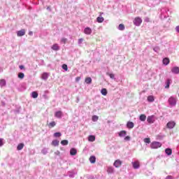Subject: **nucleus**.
I'll return each mask as SVG.
<instances>
[{
    "mask_svg": "<svg viewBox=\"0 0 179 179\" xmlns=\"http://www.w3.org/2000/svg\"><path fill=\"white\" fill-rule=\"evenodd\" d=\"M106 75L110 78V79L115 80V75L114 73H106Z\"/></svg>",
    "mask_w": 179,
    "mask_h": 179,
    "instance_id": "obj_34",
    "label": "nucleus"
},
{
    "mask_svg": "<svg viewBox=\"0 0 179 179\" xmlns=\"http://www.w3.org/2000/svg\"><path fill=\"white\" fill-rule=\"evenodd\" d=\"M85 39H83V38H80L78 39V45H80V44H82V43H83Z\"/></svg>",
    "mask_w": 179,
    "mask_h": 179,
    "instance_id": "obj_45",
    "label": "nucleus"
},
{
    "mask_svg": "<svg viewBox=\"0 0 179 179\" xmlns=\"http://www.w3.org/2000/svg\"><path fill=\"white\" fill-rule=\"evenodd\" d=\"M148 101L149 103H153L155 101V96L153 95H150L148 96Z\"/></svg>",
    "mask_w": 179,
    "mask_h": 179,
    "instance_id": "obj_21",
    "label": "nucleus"
},
{
    "mask_svg": "<svg viewBox=\"0 0 179 179\" xmlns=\"http://www.w3.org/2000/svg\"><path fill=\"white\" fill-rule=\"evenodd\" d=\"M55 125H57V122L53 121V122H51L49 123L48 127H49V128H54V127H55Z\"/></svg>",
    "mask_w": 179,
    "mask_h": 179,
    "instance_id": "obj_33",
    "label": "nucleus"
},
{
    "mask_svg": "<svg viewBox=\"0 0 179 179\" xmlns=\"http://www.w3.org/2000/svg\"><path fill=\"white\" fill-rule=\"evenodd\" d=\"M53 136H55V138H59L62 136V134H61V132H56L54 134Z\"/></svg>",
    "mask_w": 179,
    "mask_h": 179,
    "instance_id": "obj_35",
    "label": "nucleus"
},
{
    "mask_svg": "<svg viewBox=\"0 0 179 179\" xmlns=\"http://www.w3.org/2000/svg\"><path fill=\"white\" fill-rule=\"evenodd\" d=\"M62 111L61 110L57 111L55 113V117H56V118H62Z\"/></svg>",
    "mask_w": 179,
    "mask_h": 179,
    "instance_id": "obj_13",
    "label": "nucleus"
},
{
    "mask_svg": "<svg viewBox=\"0 0 179 179\" xmlns=\"http://www.w3.org/2000/svg\"><path fill=\"white\" fill-rule=\"evenodd\" d=\"M29 36H33V31H29Z\"/></svg>",
    "mask_w": 179,
    "mask_h": 179,
    "instance_id": "obj_56",
    "label": "nucleus"
},
{
    "mask_svg": "<svg viewBox=\"0 0 179 179\" xmlns=\"http://www.w3.org/2000/svg\"><path fill=\"white\" fill-rule=\"evenodd\" d=\"M69 142L68 141V140H62L61 141V143L63 146H66V145H68Z\"/></svg>",
    "mask_w": 179,
    "mask_h": 179,
    "instance_id": "obj_37",
    "label": "nucleus"
},
{
    "mask_svg": "<svg viewBox=\"0 0 179 179\" xmlns=\"http://www.w3.org/2000/svg\"><path fill=\"white\" fill-rule=\"evenodd\" d=\"M165 179H174V177H173L172 176H168L165 178Z\"/></svg>",
    "mask_w": 179,
    "mask_h": 179,
    "instance_id": "obj_50",
    "label": "nucleus"
},
{
    "mask_svg": "<svg viewBox=\"0 0 179 179\" xmlns=\"http://www.w3.org/2000/svg\"><path fill=\"white\" fill-rule=\"evenodd\" d=\"M169 104L174 107L177 104V99L174 96H171L168 100Z\"/></svg>",
    "mask_w": 179,
    "mask_h": 179,
    "instance_id": "obj_3",
    "label": "nucleus"
},
{
    "mask_svg": "<svg viewBox=\"0 0 179 179\" xmlns=\"http://www.w3.org/2000/svg\"><path fill=\"white\" fill-rule=\"evenodd\" d=\"M169 87H170V79L166 80L165 89H169Z\"/></svg>",
    "mask_w": 179,
    "mask_h": 179,
    "instance_id": "obj_38",
    "label": "nucleus"
},
{
    "mask_svg": "<svg viewBox=\"0 0 179 179\" xmlns=\"http://www.w3.org/2000/svg\"><path fill=\"white\" fill-rule=\"evenodd\" d=\"M61 42L63 43L64 44H65V43H66V38H62L61 40Z\"/></svg>",
    "mask_w": 179,
    "mask_h": 179,
    "instance_id": "obj_49",
    "label": "nucleus"
},
{
    "mask_svg": "<svg viewBox=\"0 0 179 179\" xmlns=\"http://www.w3.org/2000/svg\"><path fill=\"white\" fill-rule=\"evenodd\" d=\"M46 9H47V10L51 11V8L50 6H48Z\"/></svg>",
    "mask_w": 179,
    "mask_h": 179,
    "instance_id": "obj_55",
    "label": "nucleus"
},
{
    "mask_svg": "<svg viewBox=\"0 0 179 179\" xmlns=\"http://www.w3.org/2000/svg\"><path fill=\"white\" fill-rule=\"evenodd\" d=\"M31 97H32V99H37V97H38V93L36 91L32 92Z\"/></svg>",
    "mask_w": 179,
    "mask_h": 179,
    "instance_id": "obj_28",
    "label": "nucleus"
},
{
    "mask_svg": "<svg viewBox=\"0 0 179 179\" xmlns=\"http://www.w3.org/2000/svg\"><path fill=\"white\" fill-rule=\"evenodd\" d=\"M24 148V144L23 143H20L17 146V150H22Z\"/></svg>",
    "mask_w": 179,
    "mask_h": 179,
    "instance_id": "obj_27",
    "label": "nucleus"
},
{
    "mask_svg": "<svg viewBox=\"0 0 179 179\" xmlns=\"http://www.w3.org/2000/svg\"><path fill=\"white\" fill-rule=\"evenodd\" d=\"M59 145V141L58 140H53L52 141V146H58Z\"/></svg>",
    "mask_w": 179,
    "mask_h": 179,
    "instance_id": "obj_30",
    "label": "nucleus"
},
{
    "mask_svg": "<svg viewBox=\"0 0 179 179\" xmlns=\"http://www.w3.org/2000/svg\"><path fill=\"white\" fill-rule=\"evenodd\" d=\"M24 34H26V30L24 29H22L17 31V36L18 37H22V36H24Z\"/></svg>",
    "mask_w": 179,
    "mask_h": 179,
    "instance_id": "obj_10",
    "label": "nucleus"
},
{
    "mask_svg": "<svg viewBox=\"0 0 179 179\" xmlns=\"http://www.w3.org/2000/svg\"><path fill=\"white\" fill-rule=\"evenodd\" d=\"M85 83H87V85H90L92 83V78L87 77L85 78Z\"/></svg>",
    "mask_w": 179,
    "mask_h": 179,
    "instance_id": "obj_32",
    "label": "nucleus"
},
{
    "mask_svg": "<svg viewBox=\"0 0 179 179\" xmlns=\"http://www.w3.org/2000/svg\"><path fill=\"white\" fill-rule=\"evenodd\" d=\"M133 22L135 26H141L142 24V18L137 17L134 20Z\"/></svg>",
    "mask_w": 179,
    "mask_h": 179,
    "instance_id": "obj_4",
    "label": "nucleus"
},
{
    "mask_svg": "<svg viewBox=\"0 0 179 179\" xmlns=\"http://www.w3.org/2000/svg\"><path fill=\"white\" fill-rule=\"evenodd\" d=\"M155 121H156V119L155 118V115H150V116H148L147 117V122H148V124H155Z\"/></svg>",
    "mask_w": 179,
    "mask_h": 179,
    "instance_id": "obj_7",
    "label": "nucleus"
},
{
    "mask_svg": "<svg viewBox=\"0 0 179 179\" xmlns=\"http://www.w3.org/2000/svg\"><path fill=\"white\" fill-rule=\"evenodd\" d=\"M118 135L120 138H122V136H125L127 135V131L122 130L118 133Z\"/></svg>",
    "mask_w": 179,
    "mask_h": 179,
    "instance_id": "obj_26",
    "label": "nucleus"
},
{
    "mask_svg": "<svg viewBox=\"0 0 179 179\" xmlns=\"http://www.w3.org/2000/svg\"><path fill=\"white\" fill-rule=\"evenodd\" d=\"M151 149H159V148H162V143L158 141L152 142L150 144Z\"/></svg>",
    "mask_w": 179,
    "mask_h": 179,
    "instance_id": "obj_2",
    "label": "nucleus"
},
{
    "mask_svg": "<svg viewBox=\"0 0 179 179\" xmlns=\"http://www.w3.org/2000/svg\"><path fill=\"white\" fill-rule=\"evenodd\" d=\"M92 120V121H93L94 122H96V121L99 120V116H97V115H93Z\"/></svg>",
    "mask_w": 179,
    "mask_h": 179,
    "instance_id": "obj_39",
    "label": "nucleus"
},
{
    "mask_svg": "<svg viewBox=\"0 0 179 179\" xmlns=\"http://www.w3.org/2000/svg\"><path fill=\"white\" fill-rule=\"evenodd\" d=\"M62 69H64V71H68V65H66V64H62Z\"/></svg>",
    "mask_w": 179,
    "mask_h": 179,
    "instance_id": "obj_43",
    "label": "nucleus"
},
{
    "mask_svg": "<svg viewBox=\"0 0 179 179\" xmlns=\"http://www.w3.org/2000/svg\"><path fill=\"white\" fill-rule=\"evenodd\" d=\"M174 127H176V123L174 121L169 122L166 124V127L169 128V129H173V128H174Z\"/></svg>",
    "mask_w": 179,
    "mask_h": 179,
    "instance_id": "obj_9",
    "label": "nucleus"
},
{
    "mask_svg": "<svg viewBox=\"0 0 179 179\" xmlns=\"http://www.w3.org/2000/svg\"><path fill=\"white\" fill-rule=\"evenodd\" d=\"M118 30H125V26L124 25V24H119Z\"/></svg>",
    "mask_w": 179,
    "mask_h": 179,
    "instance_id": "obj_36",
    "label": "nucleus"
},
{
    "mask_svg": "<svg viewBox=\"0 0 179 179\" xmlns=\"http://www.w3.org/2000/svg\"><path fill=\"white\" fill-rule=\"evenodd\" d=\"M18 78L19 79H23L24 78V73L20 72L18 73Z\"/></svg>",
    "mask_w": 179,
    "mask_h": 179,
    "instance_id": "obj_40",
    "label": "nucleus"
},
{
    "mask_svg": "<svg viewBox=\"0 0 179 179\" xmlns=\"http://www.w3.org/2000/svg\"><path fill=\"white\" fill-rule=\"evenodd\" d=\"M3 145V138H0V148H2Z\"/></svg>",
    "mask_w": 179,
    "mask_h": 179,
    "instance_id": "obj_48",
    "label": "nucleus"
},
{
    "mask_svg": "<svg viewBox=\"0 0 179 179\" xmlns=\"http://www.w3.org/2000/svg\"><path fill=\"white\" fill-rule=\"evenodd\" d=\"M48 76H50V75L48 74V73H43L42 74L41 78H42V79H43V80H47V79H48Z\"/></svg>",
    "mask_w": 179,
    "mask_h": 179,
    "instance_id": "obj_19",
    "label": "nucleus"
},
{
    "mask_svg": "<svg viewBox=\"0 0 179 179\" xmlns=\"http://www.w3.org/2000/svg\"><path fill=\"white\" fill-rule=\"evenodd\" d=\"M77 173L75 171H70L67 172V175H64V177L69 176L70 178H75Z\"/></svg>",
    "mask_w": 179,
    "mask_h": 179,
    "instance_id": "obj_6",
    "label": "nucleus"
},
{
    "mask_svg": "<svg viewBox=\"0 0 179 179\" xmlns=\"http://www.w3.org/2000/svg\"><path fill=\"white\" fill-rule=\"evenodd\" d=\"M96 22L98 23H103L104 22V17H97Z\"/></svg>",
    "mask_w": 179,
    "mask_h": 179,
    "instance_id": "obj_31",
    "label": "nucleus"
},
{
    "mask_svg": "<svg viewBox=\"0 0 179 179\" xmlns=\"http://www.w3.org/2000/svg\"><path fill=\"white\" fill-rule=\"evenodd\" d=\"M108 92L107 91V89L106 88H102L101 90V94H102V96H107Z\"/></svg>",
    "mask_w": 179,
    "mask_h": 179,
    "instance_id": "obj_20",
    "label": "nucleus"
},
{
    "mask_svg": "<svg viewBox=\"0 0 179 179\" xmlns=\"http://www.w3.org/2000/svg\"><path fill=\"white\" fill-rule=\"evenodd\" d=\"M90 162L92 164H94L96 163V157L94 155L91 156L90 157Z\"/></svg>",
    "mask_w": 179,
    "mask_h": 179,
    "instance_id": "obj_23",
    "label": "nucleus"
},
{
    "mask_svg": "<svg viewBox=\"0 0 179 179\" xmlns=\"http://www.w3.org/2000/svg\"><path fill=\"white\" fill-rule=\"evenodd\" d=\"M169 10L168 8H162L161 9V15H160V17L161 19H166L167 17H169Z\"/></svg>",
    "mask_w": 179,
    "mask_h": 179,
    "instance_id": "obj_1",
    "label": "nucleus"
},
{
    "mask_svg": "<svg viewBox=\"0 0 179 179\" xmlns=\"http://www.w3.org/2000/svg\"><path fill=\"white\" fill-rule=\"evenodd\" d=\"M107 173H108V174H113V173H114V167H113V166H108V168H107Z\"/></svg>",
    "mask_w": 179,
    "mask_h": 179,
    "instance_id": "obj_17",
    "label": "nucleus"
},
{
    "mask_svg": "<svg viewBox=\"0 0 179 179\" xmlns=\"http://www.w3.org/2000/svg\"><path fill=\"white\" fill-rule=\"evenodd\" d=\"M178 97H179V94H178Z\"/></svg>",
    "mask_w": 179,
    "mask_h": 179,
    "instance_id": "obj_60",
    "label": "nucleus"
},
{
    "mask_svg": "<svg viewBox=\"0 0 179 179\" xmlns=\"http://www.w3.org/2000/svg\"><path fill=\"white\" fill-rule=\"evenodd\" d=\"M51 48H52V50H53V51H59V46L57 43L54 44L51 47Z\"/></svg>",
    "mask_w": 179,
    "mask_h": 179,
    "instance_id": "obj_18",
    "label": "nucleus"
},
{
    "mask_svg": "<svg viewBox=\"0 0 179 179\" xmlns=\"http://www.w3.org/2000/svg\"><path fill=\"white\" fill-rule=\"evenodd\" d=\"M20 69H24V66L23 65L20 66Z\"/></svg>",
    "mask_w": 179,
    "mask_h": 179,
    "instance_id": "obj_54",
    "label": "nucleus"
},
{
    "mask_svg": "<svg viewBox=\"0 0 179 179\" xmlns=\"http://www.w3.org/2000/svg\"><path fill=\"white\" fill-rule=\"evenodd\" d=\"M144 142L145 143H150V138H144Z\"/></svg>",
    "mask_w": 179,
    "mask_h": 179,
    "instance_id": "obj_46",
    "label": "nucleus"
},
{
    "mask_svg": "<svg viewBox=\"0 0 179 179\" xmlns=\"http://www.w3.org/2000/svg\"><path fill=\"white\" fill-rule=\"evenodd\" d=\"M132 167L134 169V170H138L141 167V164L139 163V161H134L131 162Z\"/></svg>",
    "mask_w": 179,
    "mask_h": 179,
    "instance_id": "obj_5",
    "label": "nucleus"
},
{
    "mask_svg": "<svg viewBox=\"0 0 179 179\" xmlns=\"http://www.w3.org/2000/svg\"><path fill=\"white\" fill-rule=\"evenodd\" d=\"M165 153L166 155H167V156H171V155L173 154V150H171V148H166L165 149Z\"/></svg>",
    "mask_w": 179,
    "mask_h": 179,
    "instance_id": "obj_15",
    "label": "nucleus"
},
{
    "mask_svg": "<svg viewBox=\"0 0 179 179\" xmlns=\"http://www.w3.org/2000/svg\"><path fill=\"white\" fill-rule=\"evenodd\" d=\"M41 153H43V155H45L46 153H48V149H47V148H43V149L41 150Z\"/></svg>",
    "mask_w": 179,
    "mask_h": 179,
    "instance_id": "obj_42",
    "label": "nucleus"
},
{
    "mask_svg": "<svg viewBox=\"0 0 179 179\" xmlns=\"http://www.w3.org/2000/svg\"><path fill=\"white\" fill-rule=\"evenodd\" d=\"M61 152H59V151H56L55 152V155H56L57 156H59V155L60 154Z\"/></svg>",
    "mask_w": 179,
    "mask_h": 179,
    "instance_id": "obj_51",
    "label": "nucleus"
},
{
    "mask_svg": "<svg viewBox=\"0 0 179 179\" xmlns=\"http://www.w3.org/2000/svg\"><path fill=\"white\" fill-rule=\"evenodd\" d=\"M176 31H177L178 33H179V26H177V27H176Z\"/></svg>",
    "mask_w": 179,
    "mask_h": 179,
    "instance_id": "obj_53",
    "label": "nucleus"
},
{
    "mask_svg": "<svg viewBox=\"0 0 179 179\" xmlns=\"http://www.w3.org/2000/svg\"><path fill=\"white\" fill-rule=\"evenodd\" d=\"M42 65H44V60H41Z\"/></svg>",
    "mask_w": 179,
    "mask_h": 179,
    "instance_id": "obj_57",
    "label": "nucleus"
},
{
    "mask_svg": "<svg viewBox=\"0 0 179 179\" xmlns=\"http://www.w3.org/2000/svg\"><path fill=\"white\" fill-rule=\"evenodd\" d=\"M76 153H78V150H76V148H73L70 150L71 156H75L76 155Z\"/></svg>",
    "mask_w": 179,
    "mask_h": 179,
    "instance_id": "obj_16",
    "label": "nucleus"
},
{
    "mask_svg": "<svg viewBox=\"0 0 179 179\" xmlns=\"http://www.w3.org/2000/svg\"><path fill=\"white\" fill-rule=\"evenodd\" d=\"M162 62L164 65H169V64H170V59L167 57H165L164 59H163Z\"/></svg>",
    "mask_w": 179,
    "mask_h": 179,
    "instance_id": "obj_24",
    "label": "nucleus"
},
{
    "mask_svg": "<svg viewBox=\"0 0 179 179\" xmlns=\"http://www.w3.org/2000/svg\"><path fill=\"white\" fill-rule=\"evenodd\" d=\"M140 121L145 122L146 121V115L142 114L139 116Z\"/></svg>",
    "mask_w": 179,
    "mask_h": 179,
    "instance_id": "obj_29",
    "label": "nucleus"
},
{
    "mask_svg": "<svg viewBox=\"0 0 179 179\" xmlns=\"http://www.w3.org/2000/svg\"><path fill=\"white\" fill-rule=\"evenodd\" d=\"M124 141H125L126 142H129V141H131V136H125V137H124Z\"/></svg>",
    "mask_w": 179,
    "mask_h": 179,
    "instance_id": "obj_44",
    "label": "nucleus"
},
{
    "mask_svg": "<svg viewBox=\"0 0 179 179\" xmlns=\"http://www.w3.org/2000/svg\"><path fill=\"white\" fill-rule=\"evenodd\" d=\"M134 127H135V124H134L133 122H127V128H128V129H132Z\"/></svg>",
    "mask_w": 179,
    "mask_h": 179,
    "instance_id": "obj_14",
    "label": "nucleus"
},
{
    "mask_svg": "<svg viewBox=\"0 0 179 179\" xmlns=\"http://www.w3.org/2000/svg\"><path fill=\"white\" fill-rule=\"evenodd\" d=\"M122 165V162L120 159L115 160V162L113 163V166L116 169H118L119 167H121Z\"/></svg>",
    "mask_w": 179,
    "mask_h": 179,
    "instance_id": "obj_8",
    "label": "nucleus"
},
{
    "mask_svg": "<svg viewBox=\"0 0 179 179\" xmlns=\"http://www.w3.org/2000/svg\"><path fill=\"white\" fill-rule=\"evenodd\" d=\"M6 86V80L5 79L0 80V87H3Z\"/></svg>",
    "mask_w": 179,
    "mask_h": 179,
    "instance_id": "obj_25",
    "label": "nucleus"
},
{
    "mask_svg": "<svg viewBox=\"0 0 179 179\" xmlns=\"http://www.w3.org/2000/svg\"><path fill=\"white\" fill-rule=\"evenodd\" d=\"M144 22H146L147 23H149V22H150V18L146 17L145 18V20H144Z\"/></svg>",
    "mask_w": 179,
    "mask_h": 179,
    "instance_id": "obj_47",
    "label": "nucleus"
},
{
    "mask_svg": "<svg viewBox=\"0 0 179 179\" xmlns=\"http://www.w3.org/2000/svg\"><path fill=\"white\" fill-rule=\"evenodd\" d=\"M79 80H80V77H76V81L79 82Z\"/></svg>",
    "mask_w": 179,
    "mask_h": 179,
    "instance_id": "obj_52",
    "label": "nucleus"
},
{
    "mask_svg": "<svg viewBox=\"0 0 179 179\" xmlns=\"http://www.w3.org/2000/svg\"><path fill=\"white\" fill-rule=\"evenodd\" d=\"M172 73H174L175 75H178L179 73V67L178 66H174L171 69Z\"/></svg>",
    "mask_w": 179,
    "mask_h": 179,
    "instance_id": "obj_12",
    "label": "nucleus"
},
{
    "mask_svg": "<svg viewBox=\"0 0 179 179\" xmlns=\"http://www.w3.org/2000/svg\"><path fill=\"white\" fill-rule=\"evenodd\" d=\"M153 50L155 52H159L160 51V48H159V46H156L153 48Z\"/></svg>",
    "mask_w": 179,
    "mask_h": 179,
    "instance_id": "obj_41",
    "label": "nucleus"
},
{
    "mask_svg": "<svg viewBox=\"0 0 179 179\" xmlns=\"http://www.w3.org/2000/svg\"><path fill=\"white\" fill-rule=\"evenodd\" d=\"M2 71H3V70L0 68V72H2Z\"/></svg>",
    "mask_w": 179,
    "mask_h": 179,
    "instance_id": "obj_58",
    "label": "nucleus"
},
{
    "mask_svg": "<svg viewBox=\"0 0 179 179\" xmlns=\"http://www.w3.org/2000/svg\"><path fill=\"white\" fill-rule=\"evenodd\" d=\"M92 28H90V27H85V29H84V33H85V34H87V35H90V34H92Z\"/></svg>",
    "mask_w": 179,
    "mask_h": 179,
    "instance_id": "obj_11",
    "label": "nucleus"
},
{
    "mask_svg": "<svg viewBox=\"0 0 179 179\" xmlns=\"http://www.w3.org/2000/svg\"><path fill=\"white\" fill-rule=\"evenodd\" d=\"M88 141L89 142H94V141H96V136L93 135H90L88 136Z\"/></svg>",
    "mask_w": 179,
    "mask_h": 179,
    "instance_id": "obj_22",
    "label": "nucleus"
},
{
    "mask_svg": "<svg viewBox=\"0 0 179 179\" xmlns=\"http://www.w3.org/2000/svg\"><path fill=\"white\" fill-rule=\"evenodd\" d=\"M2 104H3V106H4V105H5V103L2 102Z\"/></svg>",
    "mask_w": 179,
    "mask_h": 179,
    "instance_id": "obj_59",
    "label": "nucleus"
}]
</instances>
